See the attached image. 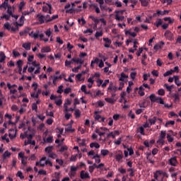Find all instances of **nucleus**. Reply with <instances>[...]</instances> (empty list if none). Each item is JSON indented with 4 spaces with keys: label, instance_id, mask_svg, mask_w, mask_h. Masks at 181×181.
Instances as JSON below:
<instances>
[{
    "label": "nucleus",
    "instance_id": "obj_1",
    "mask_svg": "<svg viewBox=\"0 0 181 181\" xmlns=\"http://www.w3.org/2000/svg\"><path fill=\"white\" fill-rule=\"evenodd\" d=\"M166 133L164 131H161L160 136H158V140H157V144L160 145H164V139H165Z\"/></svg>",
    "mask_w": 181,
    "mask_h": 181
},
{
    "label": "nucleus",
    "instance_id": "obj_2",
    "mask_svg": "<svg viewBox=\"0 0 181 181\" xmlns=\"http://www.w3.org/2000/svg\"><path fill=\"white\" fill-rule=\"evenodd\" d=\"M89 18H90V19L92 20V21H93V23H95V25L93 26V29L96 28V26L98 25V24H99V22L104 23V19L103 18L98 19V18H96L93 16H90Z\"/></svg>",
    "mask_w": 181,
    "mask_h": 181
},
{
    "label": "nucleus",
    "instance_id": "obj_3",
    "mask_svg": "<svg viewBox=\"0 0 181 181\" xmlns=\"http://www.w3.org/2000/svg\"><path fill=\"white\" fill-rule=\"evenodd\" d=\"M168 163L170 165L176 167L178 164L177 157L173 156L168 160Z\"/></svg>",
    "mask_w": 181,
    "mask_h": 181
},
{
    "label": "nucleus",
    "instance_id": "obj_4",
    "mask_svg": "<svg viewBox=\"0 0 181 181\" xmlns=\"http://www.w3.org/2000/svg\"><path fill=\"white\" fill-rule=\"evenodd\" d=\"M28 36H30V37H31V38H34V39H38V37H39L40 40L43 39V37H44L43 34L38 35L37 33H34L33 31H31V33H30L28 34Z\"/></svg>",
    "mask_w": 181,
    "mask_h": 181
},
{
    "label": "nucleus",
    "instance_id": "obj_5",
    "mask_svg": "<svg viewBox=\"0 0 181 181\" xmlns=\"http://www.w3.org/2000/svg\"><path fill=\"white\" fill-rule=\"evenodd\" d=\"M78 170V168L75 166H71L70 173H69V176H70L71 178L75 177L76 176V171Z\"/></svg>",
    "mask_w": 181,
    "mask_h": 181
},
{
    "label": "nucleus",
    "instance_id": "obj_6",
    "mask_svg": "<svg viewBox=\"0 0 181 181\" xmlns=\"http://www.w3.org/2000/svg\"><path fill=\"white\" fill-rule=\"evenodd\" d=\"M90 174L88 173H86L84 170L81 171V179L82 180H87L90 179Z\"/></svg>",
    "mask_w": 181,
    "mask_h": 181
},
{
    "label": "nucleus",
    "instance_id": "obj_7",
    "mask_svg": "<svg viewBox=\"0 0 181 181\" xmlns=\"http://www.w3.org/2000/svg\"><path fill=\"white\" fill-rule=\"evenodd\" d=\"M164 36L169 41L173 40V35L172 33H170V31H169V30L165 31V33H164Z\"/></svg>",
    "mask_w": 181,
    "mask_h": 181
},
{
    "label": "nucleus",
    "instance_id": "obj_8",
    "mask_svg": "<svg viewBox=\"0 0 181 181\" xmlns=\"http://www.w3.org/2000/svg\"><path fill=\"white\" fill-rule=\"evenodd\" d=\"M37 18H38V22L40 25H42L46 23V18L44 16L38 14L37 15Z\"/></svg>",
    "mask_w": 181,
    "mask_h": 181
},
{
    "label": "nucleus",
    "instance_id": "obj_9",
    "mask_svg": "<svg viewBox=\"0 0 181 181\" xmlns=\"http://www.w3.org/2000/svg\"><path fill=\"white\" fill-rule=\"evenodd\" d=\"M103 41L105 42L104 43V47L110 48V45L112 43V41L110 38H103Z\"/></svg>",
    "mask_w": 181,
    "mask_h": 181
},
{
    "label": "nucleus",
    "instance_id": "obj_10",
    "mask_svg": "<svg viewBox=\"0 0 181 181\" xmlns=\"http://www.w3.org/2000/svg\"><path fill=\"white\" fill-rule=\"evenodd\" d=\"M47 6H43V8H42V11L45 13H47L51 14V9H52V6L51 4H47Z\"/></svg>",
    "mask_w": 181,
    "mask_h": 181
},
{
    "label": "nucleus",
    "instance_id": "obj_11",
    "mask_svg": "<svg viewBox=\"0 0 181 181\" xmlns=\"http://www.w3.org/2000/svg\"><path fill=\"white\" fill-rule=\"evenodd\" d=\"M157 119H158V117H153V118L148 119L147 122H149L151 125H155V124H156Z\"/></svg>",
    "mask_w": 181,
    "mask_h": 181
},
{
    "label": "nucleus",
    "instance_id": "obj_12",
    "mask_svg": "<svg viewBox=\"0 0 181 181\" xmlns=\"http://www.w3.org/2000/svg\"><path fill=\"white\" fill-rule=\"evenodd\" d=\"M45 160H46V157H42V158H40V160L39 162L35 163V165L45 167V163H42V161H45Z\"/></svg>",
    "mask_w": 181,
    "mask_h": 181
},
{
    "label": "nucleus",
    "instance_id": "obj_13",
    "mask_svg": "<svg viewBox=\"0 0 181 181\" xmlns=\"http://www.w3.org/2000/svg\"><path fill=\"white\" fill-rule=\"evenodd\" d=\"M58 18H59L58 15L52 16H51V18H46V23H50L52 21L57 20L58 19Z\"/></svg>",
    "mask_w": 181,
    "mask_h": 181
},
{
    "label": "nucleus",
    "instance_id": "obj_14",
    "mask_svg": "<svg viewBox=\"0 0 181 181\" xmlns=\"http://www.w3.org/2000/svg\"><path fill=\"white\" fill-rule=\"evenodd\" d=\"M22 47H23V49L28 51L31 49V43H30V42L23 43L22 45Z\"/></svg>",
    "mask_w": 181,
    "mask_h": 181
},
{
    "label": "nucleus",
    "instance_id": "obj_15",
    "mask_svg": "<svg viewBox=\"0 0 181 181\" xmlns=\"http://www.w3.org/2000/svg\"><path fill=\"white\" fill-rule=\"evenodd\" d=\"M40 52H42V53H49V52H51V48L49 46L43 47V48H42V49H40Z\"/></svg>",
    "mask_w": 181,
    "mask_h": 181
},
{
    "label": "nucleus",
    "instance_id": "obj_16",
    "mask_svg": "<svg viewBox=\"0 0 181 181\" xmlns=\"http://www.w3.org/2000/svg\"><path fill=\"white\" fill-rule=\"evenodd\" d=\"M71 62H74V63H76V64H80L81 65L83 64V61L81 59H75V58H72L71 59Z\"/></svg>",
    "mask_w": 181,
    "mask_h": 181
},
{
    "label": "nucleus",
    "instance_id": "obj_17",
    "mask_svg": "<svg viewBox=\"0 0 181 181\" xmlns=\"http://www.w3.org/2000/svg\"><path fill=\"white\" fill-rule=\"evenodd\" d=\"M160 176H161V170H156V172L153 173V178H155L156 180H158V177Z\"/></svg>",
    "mask_w": 181,
    "mask_h": 181
},
{
    "label": "nucleus",
    "instance_id": "obj_18",
    "mask_svg": "<svg viewBox=\"0 0 181 181\" xmlns=\"http://www.w3.org/2000/svg\"><path fill=\"white\" fill-rule=\"evenodd\" d=\"M168 13H169L168 11H157L156 13H155V14H157V15L161 16H165Z\"/></svg>",
    "mask_w": 181,
    "mask_h": 181
},
{
    "label": "nucleus",
    "instance_id": "obj_19",
    "mask_svg": "<svg viewBox=\"0 0 181 181\" xmlns=\"http://www.w3.org/2000/svg\"><path fill=\"white\" fill-rule=\"evenodd\" d=\"M90 148H100V145L98 144V143H96V142H93V143H91L90 144Z\"/></svg>",
    "mask_w": 181,
    "mask_h": 181
},
{
    "label": "nucleus",
    "instance_id": "obj_20",
    "mask_svg": "<svg viewBox=\"0 0 181 181\" xmlns=\"http://www.w3.org/2000/svg\"><path fill=\"white\" fill-rule=\"evenodd\" d=\"M149 100H151V103H155V102L158 101V97L157 98L156 96H155V94H152V95H149Z\"/></svg>",
    "mask_w": 181,
    "mask_h": 181
},
{
    "label": "nucleus",
    "instance_id": "obj_21",
    "mask_svg": "<svg viewBox=\"0 0 181 181\" xmlns=\"http://www.w3.org/2000/svg\"><path fill=\"white\" fill-rule=\"evenodd\" d=\"M163 20H164V21H165V22H168V24H169V25H171V24L173 23V22H175V20L170 18V17H165V18H164Z\"/></svg>",
    "mask_w": 181,
    "mask_h": 181
},
{
    "label": "nucleus",
    "instance_id": "obj_22",
    "mask_svg": "<svg viewBox=\"0 0 181 181\" xmlns=\"http://www.w3.org/2000/svg\"><path fill=\"white\" fill-rule=\"evenodd\" d=\"M123 159V153L120 152L119 154H116V160L120 162Z\"/></svg>",
    "mask_w": 181,
    "mask_h": 181
},
{
    "label": "nucleus",
    "instance_id": "obj_23",
    "mask_svg": "<svg viewBox=\"0 0 181 181\" xmlns=\"http://www.w3.org/2000/svg\"><path fill=\"white\" fill-rule=\"evenodd\" d=\"M155 26H156V28L160 27L161 25H163V20H161L160 18H157L156 22H155Z\"/></svg>",
    "mask_w": 181,
    "mask_h": 181
},
{
    "label": "nucleus",
    "instance_id": "obj_24",
    "mask_svg": "<svg viewBox=\"0 0 181 181\" xmlns=\"http://www.w3.org/2000/svg\"><path fill=\"white\" fill-rule=\"evenodd\" d=\"M71 128H72L71 124H69L68 127L66 128V129H64V131H65L66 132H71V133H73V132H75V129H71Z\"/></svg>",
    "mask_w": 181,
    "mask_h": 181
},
{
    "label": "nucleus",
    "instance_id": "obj_25",
    "mask_svg": "<svg viewBox=\"0 0 181 181\" xmlns=\"http://www.w3.org/2000/svg\"><path fill=\"white\" fill-rule=\"evenodd\" d=\"M115 20L120 22L124 21V16H119V15L116 14L115 16Z\"/></svg>",
    "mask_w": 181,
    "mask_h": 181
},
{
    "label": "nucleus",
    "instance_id": "obj_26",
    "mask_svg": "<svg viewBox=\"0 0 181 181\" xmlns=\"http://www.w3.org/2000/svg\"><path fill=\"white\" fill-rule=\"evenodd\" d=\"M59 79H62V76H54V77L52 78V83L55 85L57 83V81Z\"/></svg>",
    "mask_w": 181,
    "mask_h": 181
},
{
    "label": "nucleus",
    "instance_id": "obj_27",
    "mask_svg": "<svg viewBox=\"0 0 181 181\" xmlns=\"http://www.w3.org/2000/svg\"><path fill=\"white\" fill-rule=\"evenodd\" d=\"M124 78H128V76L125 75V74L124 72H122L120 74V78H119V81H124Z\"/></svg>",
    "mask_w": 181,
    "mask_h": 181
},
{
    "label": "nucleus",
    "instance_id": "obj_28",
    "mask_svg": "<svg viewBox=\"0 0 181 181\" xmlns=\"http://www.w3.org/2000/svg\"><path fill=\"white\" fill-rule=\"evenodd\" d=\"M104 100H105V102H107L110 104L115 103V100H114L113 98H105V99H104Z\"/></svg>",
    "mask_w": 181,
    "mask_h": 181
},
{
    "label": "nucleus",
    "instance_id": "obj_29",
    "mask_svg": "<svg viewBox=\"0 0 181 181\" xmlns=\"http://www.w3.org/2000/svg\"><path fill=\"white\" fill-rule=\"evenodd\" d=\"M103 36V32L100 31V32H96L95 33V38L96 39H99V37H102Z\"/></svg>",
    "mask_w": 181,
    "mask_h": 181
},
{
    "label": "nucleus",
    "instance_id": "obj_30",
    "mask_svg": "<svg viewBox=\"0 0 181 181\" xmlns=\"http://www.w3.org/2000/svg\"><path fill=\"white\" fill-rule=\"evenodd\" d=\"M10 156H11V153L8 151H6L5 153H4L3 159L5 160L7 158H10Z\"/></svg>",
    "mask_w": 181,
    "mask_h": 181
},
{
    "label": "nucleus",
    "instance_id": "obj_31",
    "mask_svg": "<svg viewBox=\"0 0 181 181\" xmlns=\"http://www.w3.org/2000/svg\"><path fill=\"white\" fill-rule=\"evenodd\" d=\"M173 98H175V103L180 101V95L177 93L173 94Z\"/></svg>",
    "mask_w": 181,
    "mask_h": 181
},
{
    "label": "nucleus",
    "instance_id": "obj_32",
    "mask_svg": "<svg viewBox=\"0 0 181 181\" xmlns=\"http://www.w3.org/2000/svg\"><path fill=\"white\" fill-rule=\"evenodd\" d=\"M98 113V111H95V115H94V118H95V120L96 121H99L100 119H102V116L99 115H97Z\"/></svg>",
    "mask_w": 181,
    "mask_h": 181
},
{
    "label": "nucleus",
    "instance_id": "obj_33",
    "mask_svg": "<svg viewBox=\"0 0 181 181\" xmlns=\"http://www.w3.org/2000/svg\"><path fill=\"white\" fill-rule=\"evenodd\" d=\"M139 1H140L141 6H144V7L148 6V2L147 0H139Z\"/></svg>",
    "mask_w": 181,
    "mask_h": 181
},
{
    "label": "nucleus",
    "instance_id": "obj_34",
    "mask_svg": "<svg viewBox=\"0 0 181 181\" xmlns=\"http://www.w3.org/2000/svg\"><path fill=\"white\" fill-rule=\"evenodd\" d=\"M8 3V0H5V1H4L2 4H1L0 8L6 9Z\"/></svg>",
    "mask_w": 181,
    "mask_h": 181
},
{
    "label": "nucleus",
    "instance_id": "obj_35",
    "mask_svg": "<svg viewBox=\"0 0 181 181\" xmlns=\"http://www.w3.org/2000/svg\"><path fill=\"white\" fill-rule=\"evenodd\" d=\"M157 93L160 96H163L165 94V91L163 88L158 89V90H157Z\"/></svg>",
    "mask_w": 181,
    "mask_h": 181
},
{
    "label": "nucleus",
    "instance_id": "obj_36",
    "mask_svg": "<svg viewBox=\"0 0 181 181\" xmlns=\"http://www.w3.org/2000/svg\"><path fill=\"white\" fill-rule=\"evenodd\" d=\"M164 88H167V91L170 92L172 90V88H173V85L168 86V84L165 83L164 84Z\"/></svg>",
    "mask_w": 181,
    "mask_h": 181
},
{
    "label": "nucleus",
    "instance_id": "obj_37",
    "mask_svg": "<svg viewBox=\"0 0 181 181\" xmlns=\"http://www.w3.org/2000/svg\"><path fill=\"white\" fill-rule=\"evenodd\" d=\"M44 141L47 144H51L54 141V139H52V136H48L47 139H44Z\"/></svg>",
    "mask_w": 181,
    "mask_h": 181
},
{
    "label": "nucleus",
    "instance_id": "obj_38",
    "mask_svg": "<svg viewBox=\"0 0 181 181\" xmlns=\"http://www.w3.org/2000/svg\"><path fill=\"white\" fill-rule=\"evenodd\" d=\"M175 83L177 86H181L180 82H179V76H175Z\"/></svg>",
    "mask_w": 181,
    "mask_h": 181
},
{
    "label": "nucleus",
    "instance_id": "obj_39",
    "mask_svg": "<svg viewBox=\"0 0 181 181\" xmlns=\"http://www.w3.org/2000/svg\"><path fill=\"white\" fill-rule=\"evenodd\" d=\"M37 172H38V174L40 175L46 176L47 175V173H46V170L42 169L39 170V171Z\"/></svg>",
    "mask_w": 181,
    "mask_h": 181
},
{
    "label": "nucleus",
    "instance_id": "obj_40",
    "mask_svg": "<svg viewBox=\"0 0 181 181\" xmlns=\"http://www.w3.org/2000/svg\"><path fill=\"white\" fill-rule=\"evenodd\" d=\"M5 59H6V56L5 54L2 53L0 54V63H2L5 61Z\"/></svg>",
    "mask_w": 181,
    "mask_h": 181
},
{
    "label": "nucleus",
    "instance_id": "obj_41",
    "mask_svg": "<svg viewBox=\"0 0 181 181\" xmlns=\"http://www.w3.org/2000/svg\"><path fill=\"white\" fill-rule=\"evenodd\" d=\"M48 158L55 159L56 158H57V156L54 153H48Z\"/></svg>",
    "mask_w": 181,
    "mask_h": 181
},
{
    "label": "nucleus",
    "instance_id": "obj_42",
    "mask_svg": "<svg viewBox=\"0 0 181 181\" xmlns=\"http://www.w3.org/2000/svg\"><path fill=\"white\" fill-rule=\"evenodd\" d=\"M66 13L75 14V10H74V8L66 9Z\"/></svg>",
    "mask_w": 181,
    "mask_h": 181
},
{
    "label": "nucleus",
    "instance_id": "obj_43",
    "mask_svg": "<svg viewBox=\"0 0 181 181\" xmlns=\"http://www.w3.org/2000/svg\"><path fill=\"white\" fill-rule=\"evenodd\" d=\"M51 151H52V146H47L46 148H45V151L47 153H52Z\"/></svg>",
    "mask_w": 181,
    "mask_h": 181
},
{
    "label": "nucleus",
    "instance_id": "obj_44",
    "mask_svg": "<svg viewBox=\"0 0 181 181\" xmlns=\"http://www.w3.org/2000/svg\"><path fill=\"white\" fill-rule=\"evenodd\" d=\"M75 117L79 118L81 117V111L79 110H75Z\"/></svg>",
    "mask_w": 181,
    "mask_h": 181
},
{
    "label": "nucleus",
    "instance_id": "obj_45",
    "mask_svg": "<svg viewBox=\"0 0 181 181\" xmlns=\"http://www.w3.org/2000/svg\"><path fill=\"white\" fill-rule=\"evenodd\" d=\"M17 177H19L21 180L25 179V177L23 176V174L22 173L21 171H18L17 173Z\"/></svg>",
    "mask_w": 181,
    "mask_h": 181
},
{
    "label": "nucleus",
    "instance_id": "obj_46",
    "mask_svg": "<svg viewBox=\"0 0 181 181\" xmlns=\"http://www.w3.org/2000/svg\"><path fill=\"white\" fill-rule=\"evenodd\" d=\"M100 153H102V156H105L110 153V151H108L107 149H103L100 151Z\"/></svg>",
    "mask_w": 181,
    "mask_h": 181
},
{
    "label": "nucleus",
    "instance_id": "obj_47",
    "mask_svg": "<svg viewBox=\"0 0 181 181\" xmlns=\"http://www.w3.org/2000/svg\"><path fill=\"white\" fill-rule=\"evenodd\" d=\"M4 28H5V29L7 30H10V29H11V28H13V27H11V26L10 25V23H6L4 25Z\"/></svg>",
    "mask_w": 181,
    "mask_h": 181
},
{
    "label": "nucleus",
    "instance_id": "obj_48",
    "mask_svg": "<svg viewBox=\"0 0 181 181\" xmlns=\"http://www.w3.org/2000/svg\"><path fill=\"white\" fill-rule=\"evenodd\" d=\"M95 133L98 134L100 136H103L105 133L100 132V130L99 129H95Z\"/></svg>",
    "mask_w": 181,
    "mask_h": 181
},
{
    "label": "nucleus",
    "instance_id": "obj_49",
    "mask_svg": "<svg viewBox=\"0 0 181 181\" xmlns=\"http://www.w3.org/2000/svg\"><path fill=\"white\" fill-rule=\"evenodd\" d=\"M139 132H140V134L143 136L146 135V133H144V127H139Z\"/></svg>",
    "mask_w": 181,
    "mask_h": 181
},
{
    "label": "nucleus",
    "instance_id": "obj_50",
    "mask_svg": "<svg viewBox=\"0 0 181 181\" xmlns=\"http://www.w3.org/2000/svg\"><path fill=\"white\" fill-rule=\"evenodd\" d=\"M110 83V80L107 79V80H104V82L102 83V88H105V86H107V85Z\"/></svg>",
    "mask_w": 181,
    "mask_h": 181
},
{
    "label": "nucleus",
    "instance_id": "obj_51",
    "mask_svg": "<svg viewBox=\"0 0 181 181\" xmlns=\"http://www.w3.org/2000/svg\"><path fill=\"white\" fill-rule=\"evenodd\" d=\"M10 17L11 16L9 14L8 15L5 14L1 17V19H5L6 21H8L10 20Z\"/></svg>",
    "mask_w": 181,
    "mask_h": 181
},
{
    "label": "nucleus",
    "instance_id": "obj_52",
    "mask_svg": "<svg viewBox=\"0 0 181 181\" xmlns=\"http://www.w3.org/2000/svg\"><path fill=\"white\" fill-rule=\"evenodd\" d=\"M64 112H69L74 111V109L72 107L67 108V106H66V105L64 106Z\"/></svg>",
    "mask_w": 181,
    "mask_h": 181
},
{
    "label": "nucleus",
    "instance_id": "obj_53",
    "mask_svg": "<svg viewBox=\"0 0 181 181\" xmlns=\"http://www.w3.org/2000/svg\"><path fill=\"white\" fill-rule=\"evenodd\" d=\"M99 63V59L95 58V60L91 61V67L93 68V64Z\"/></svg>",
    "mask_w": 181,
    "mask_h": 181
},
{
    "label": "nucleus",
    "instance_id": "obj_54",
    "mask_svg": "<svg viewBox=\"0 0 181 181\" xmlns=\"http://www.w3.org/2000/svg\"><path fill=\"white\" fill-rule=\"evenodd\" d=\"M129 77H131V79L135 80V78L136 77V72H132L129 75Z\"/></svg>",
    "mask_w": 181,
    "mask_h": 181
},
{
    "label": "nucleus",
    "instance_id": "obj_55",
    "mask_svg": "<svg viewBox=\"0 0 181 181\" xmlns=\"http://www.w3.org/2000/svg\"><path fill=\"white\" fill-rule=\"evenodd\" d=\"M63 86L61 85L59 86V87H58V90H57V93H58V94H62V93H63Z\"/></svg>",
    "mask_w": 181,
    "mask_h": 181
},
{
    "label": "nucleus",
    "instance_id": "obj_56",
    "mask_svg": "<svg viewBox=\"0 0 181 181\" xmlns=\"http://www.w3.org/2000/svg\"><path fill=\"white\" fill-rule=\"evenodd\" d=\"M168 125H175V121H169L165 123V127H168Z\"/></svg>",
    "mask_w": 181,
    "mask_h": 181
},
{
    "label": "nucleus",
    "instance_id": "obj_57",
    "mask_svg": "<svg viewBox=\"0 0 181 181\" xmlns=\"http://www.w3.org/2000/svg\"><path fill=\"white\" fill-rule=\"evenodd\" d=\"M173 72H174V71H166L165 73H164L163 76H164V77H168V76L172 75V74H173Z\"/></svg>",
    "mask_w": 181,
    "mask_h": 181
},
{
    "label": "nucleus",
    "instance_id": "obj_58",
    "mask_svg": "<svg viewBox=\"0 0 181 181\" xmlns=\"http://www.w3.org/2000/svg\"><path fill=\"white\" fill-rule=\"evenodd\" d=\"M161 175H163V178H164V177L168 178L169 177L168 173L163 172V170H161Z\"/></svg>",
    "mask_w": 181,
    "mask_h": 181
},
{
    "label": "nucleus",
    "instance_id": "obj_59",
    "mask_svg": "<svg viewBox=\"0 0 181 181\" xmlns=\"http://www.w3.org/2000/svg\"><path fill=\"white\" fill-rule=\"evenodd\" d=\"M167 139L169 143H172L173 141V138L170 134H167Z\"/></svg>",
    "mask_w": 181,
    "mask_h": 181
},
{
    "label": "nucleus",
    "instance_id": "obj_60",
    "mask_svg": "<svg viewBox=\"0 0 181 181\" xmlns=\"http://www.w3.org/2000/svg\"><path fill=\"white\" fill-rule=\"evenodd\" d=\"M32 64H33V66L37 68V69H40V64H37L36 61L33 62Z\"/></svg>",
    "mask_w": 181,
    "mask_h": 181
},
{
    "label": "nucleus",
    "instance_id": "obj_61",
    "mask_svg": "<svg viewBox=\"0 0 181 181\" xmlns=\"http://www.w3.org/2000/svg\"><path fill=\"white\" fill-rule=\"evenodd\" d=\"M151 74L153 76L158 77V71L157 70L152 71Z\"/></svg>",
    "mask_w": 181,
    "mask_h": 181
},
{
    "label": "nucleus",
    "instance_id": "obj_62",
    "mask_svg": "<svg viewBox=\"0 0 181 181\" xmlns=\"http://www.w3.org/2000/svg\"><path fill=\"white\" fill-rule=\"evenodd\" d=\"M152 124H151L150 123H148V122H146V123L144 124H143V128H149L151 127Z\"/></svg>",
    "mask_w": 181,
    "mask_h": 181
},
{
    "label": "nucleus",
    "instance_id": "obj_63",
    "mask_svg": "<svg viewBox=\"0 0 181 181\" xmlns=\"http://www.w3.org/2000/svg\"><path fill=\"white\" fill-rule=\"evenodd\" d=\"M157 66H161L163 65V62H161V60L160 59H157L156 61Z\"/></svg>",
    "mask_w": 181,
    "mask_h": 181
},
{
    "label": "nucleus",
    "instance_id": "obj_64",
    "mask_svg": "<svg viewBox=\"0 0 181 181\" xmlns=\"http://www.w3.org/2000/svg\"><path fill=\"white\" fill-rule=\"evenodd\" d=\"M117 170H118L119 173H120L121 174H125V173L127 172L124 168H119Z\"/></svg>",
    "mask_w": 181,
    "mask_h": 181
}]
</instances>
